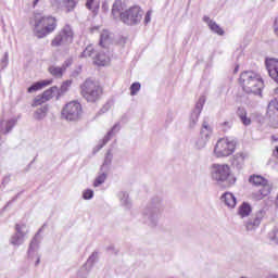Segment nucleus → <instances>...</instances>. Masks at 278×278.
Returning <instances> with one entry per match:
<instances>
[{
  "label": "nucleus",
  "mask_w": 278,
  "mask_h": 278,
  "mask_svg": "<svg viewBox=\"0 0 278 278\" xmlns=\"http://www.w3.org/2000/svg\"><path fill=\"white\" fill-rule=\"evenodd\" d=\"M239 84L242 90L248 94H257L262 97V90H264V80L262 76L253 71H247L241 73Z\"/></svg>",
  "instance_id": "nucleus-1"
},
{
  "label": "nucleus",
  "mask_w": 278,
  "mask_h": 278,
  "mask_svg": "<svg viewBox=\"0 0 278 278\" xmlns=\"http://www.w3.org/2000/svg\"><path fill=\"white\" fill-rule=\"evenodd\" d=\"M162 212H164V206H162L161 200H152L142 212V220L148 227H157L160 218H162Z\"/></svg>",
  "instance_id": "nucleus-2"
},
{
  "label": "nucleus",
  "mask_w": 278,
  "mask_h": 278,
  "mask_svg": "<svg viewBox=\"0 0 278 278\" xmlns=\"http://www.w3.org/2000/svg\"><path fill=\"white\" fill-rule=\"evenodd\" d=\"M55 27H58V21L55 17L51 15L35 16L34 34L37 38H46L49 34H53V31H55Z\"/></svg>",
  "instance_id": "nucleus-3"
},
{
  "label": "nucleus",
  "mask_w": 278,
  "mask_h": 278,
  "mask_svg": "<svg viewBox=\"0 0 278 278\" xmlns=\"http://www.w3.org/2000/svg\"><path fill=\"white\" fill-rule=\"evenodd\" d=\"M80 93L89 103H94L101 99V94H103V90L101 86H99L94 80L87 79L80 86Z\"/></svg>",
  "instance_id": "nucleus-4"
},
{
  "label": "nucleus",
  "mask_w": 278,
  "mask_h": 278,
  "mask_svg": "<svg viewBox=\"0 0 278 278\" xmlns=\"http://www.w3.org/2000/svg\"><path fill=\"white\" fill-rule=\"evenodd\" d=\"M236 152V140L230 138H220L213 150V155L217 159L229 157Z\"/></svg>",
  "instance_id": "nucleus-5"
},
{
  "label": "nucleus",
  "mask_w": 278,
  "mask_h": 278,
  "mask_svg": "<svg viewBox=\"0 0 278 278\" xmlns=\"http://www.w3.org/2000/svg\"><path fill=\"white\" fill-rule=\"evenodd\" d=\"M62 118L70 122L79 121L84 114V109L78 101H71L62 110Z\"/></svg>",
  "instance_id": "nucleus-6"
},
{
  "label": "nucleus",
  "mask_w": 278,
  "mask_h": 278,
  "mask_svg": "<svg viewBox=\"0 0 278 278\" xmlns=\"http://www.w3.org/2000/svg\"><path fill=\"white\" fill-rule=\"evenodd\" d=\"M211 177L217 184H225L231 177V167L227 164L215 163L211 166Z\"/></svg>",
  "instance_id": "nucleus-7"
},
{
  "label": "nucleus",
  "mask_w": 278,
  "mask_h": 278,
  "mask_svg": "<svg viewBox=\"0 0 278 278\" xmlns=\"http://www.w3.org/2000/svg\"><path fill=\"white\" fill-rule=\"evenodd\" d=\"M142 14H144L142 9H140L138 5H135L122 13L121 18L126 25H138V23L142 21Z\"/></svg>",
  "instance_id": "nucleus-8"
},
{
  "label": "nucleus",
  "mask_w": 278,
  "mask_h": 278,
  "mask_svg": "<svg viewBox=\"0 0 278 278\" xmlns=\"http://www.w3.org/2000/svg\"><path fill=\"white\" fill-rule=\"evenodd\" d=\"M214 129L207 122H203L202 128L200 130V136L194 142V149L197 151H202V149H205L207 147V143L210 142V139L212 138Z\"/></svg>",
  "instance_id": "nucleus-9"
},
{
  "label": "nucleus",
  "mask_w": 278,
  "mask_h": 278,
  "mask_svg": "<svg viewBox=\"0 0 278 278\" xmlns=\"http://www.w3.org/2000/svg\"><path fill=\"white\" fill-rule=\"evenodd\" d=\"M73 42V28L70 25H65L61 31L52 40V47H64V45H71Z\"/></svg>",
  "instance_id": "nucleus-10"
},
{
  "label": "nucleus",
  "mask_w": 278,
  "mask_h": 278,
  "mask_svg": "<svg viewBox=\"0 0 278 278\" xmlns=\"http://www.w3.org/2000/svg\"><path fill=\"white\" fill-rule=\"evenodd\" d=\"M267 116L270 118L271 126L278 129V88L275 89V99L268 104Z\"/></svg>",
  "instance_id": "nucleus-11"
},
{
  "label": "nucleus",
  "mask_w": 278,
  "mask_h": 278,
  "mask_svg": "<svg viewBox=\"0 0 278 278\" xmlns=\"http://www.w3.org/2000/svg\"><path fill=\"white\" fill-rule=\"evenodd\" d=\"M26 237H27V225L16 224L15 233L12 235L10 242L13 247H21V244L25 242Z\"/></svg>",
  "instance_id": "nucleus-12"
},
{
  "label": "nucleus",
  "mask_w": 278,
  "mask_h": 278,
  "mask_svg": "<svg viewBox=\"0 0 278 278\" xmlns=\"http://www.w3.org/2000/svg\"><path fill=\"white\" fill-rule=\"evenodd\" d=\"M205 105V98L201 96L199 101L195 104L194 110L191 112L189 117V129H194L199 124V116H201V112H203V106Z\"/></svg>",
  "instance_id": "nucleus-13"
},
{
  "label": "nucleus",
  "mask_w": 278,
  "mask_h": 278,
  "mask_svg": "<svg viewBox=\"0 0 278 278\" xmlns=\"http://www.w3.org/2000/svg\"><path fill=\"white\" fill-rule=\"evenodd\" d=\"M38 249H40V232H37L35 235L28 248V257L30 260H36L35 266H38V264H40V255L38 254Z\"/></svg>",
  "instance_id": "nucleus-14"
},
{
  "label": "nucleus",
  "mask_w": 278,
  "mask_h": 278,
  "mask_svg": "<svg viewBox=\"0 0 278 278\" xmlns=\"http://www.w3.org/2000/svg\"><path fill=\"white\" fill-rule=\"evenodd\" d=\"M118 131H121V123H116L111 130L108 131V134L104 136V138L99 141V143L96 146L94 151H101V149L106 146L110 140H112V138H114V136H116V134H118Z\"/></svg>",
  "instance_id": "nucleus-15"
},
{
  "label": "nucleus",
  "mask_w": 278,
  "mask_h": 278,
  "mask_svg": "<svg viewBox=\"0 0 278 278\" xmlns=\"http://www.w3.org/2000/svg\"><path fill=\"white\" fill-rule=\"evenodd\" d=\"M264 220V211H258L249 220L245 222L247 231H255Z\"/></svg>",
  "instance_id": "nucleus-16"
},
{
  "label": "nucleus",
  "mask_w": 278,
  "mask_h": 278,
  "mask_svg": "<svg viewBox=\"0 0 278 278\" xmlns=\"http://www.w3.org/2000/svg\"><path fill=\"white\" fill-rule=\"evenodd\" d=\"M265 66L269 73V77L278 84V60L277 59H267L265 61Z\"/></svg>",
  "instance_id": "nucleus-17"
},
{
  "label": "nucleus",
  "mask_w": 278,
  "mask_h": 278,
  "mask_svg": "<svg viewBox=\"0 0 278 278\" xmlns=\"http://www.w3.org/2000/svg\"><path fill=\"white\" fill-rule=\"evenodd\" d=\"M202 21L207 24L208 29H211L213 34H217V36H225V30L220 25H218V23H216V21L210 18L207 15H204Z\"/></svg>",
  "instance_id": "nucleus-18"
},
{
  "label": "nucleus",
  "mask_w": 278,
  "mask_h": 278,
  "mask_svg": "<svg viewBox=\"0 0 278 278\" xmlns=\"http://www.w3.org/2000/svg\"><path fill=\"white\" fill-rule=\"evenodd\" d=\"M16 127V118L1 119L0 121V134L8 136L12 129Z\"/></svg>",
  "instance_id": "nucleus-19"
},
{
  "label": "nucleus",
  "mask_w": 278,
  "mask_h": 278,
  "mask_svg": "<svg viewBox=\"0 0 278 278\" xmlns=\"http://www.w3.org/2000/svg\"><path fill=\"white\" fill-rule=\"evenodd\" d=\"M222 203L226 205L229 210H233L238 205V199L231 192H225L220 198Z\"/></svg>",
  "instance_id": "nucleus-20"
},
{
  "label": "nucleus",
  "mask_w": 278,
  "mask_h": 278,
  "mask_svg": "<svg viewBox=\"0 0 278 278\" xmlns=\"http://www.w3.org/2000/svg\"><path fill=\"white\" fill-rule=\"evenodd\" d=\"M249 160V153L247 152H239L233 155L232 159V166L237 167L238 170L244 167V162Z\"/></svg>",
  "instance_id": "nucleus-21"
},
{
  "label": "nucleus",
  "mask_w": 278,
  "mask_h": 278,
  "mask_svg": "<svg viewBox=\"0 0 278 278\" xmlns=\"http://www.w3.org/2000/svg\"><path fill=\"white\" fill-rule=\"evenodd\" d=\"M93 64H97V66H108L110 64V54L105 51L99 52L96 58H93Z\"/></svg>",
  "instance_id": "nucleus-22"
},
{
  "label": "nucleus",
  "mask_w": 278,
  "mask_h": 278,
  "mask_svg": "<svg viewBox=\"0 0 278 278\" xmlns=\"http://www.w3.org/2000/svg\"><path fill=\"white\" fill-rule=\"evenodd\" d=\"M117 198L119 200V205L124 207V210H131V199H129V193H127V191H119Z\"/></svg>",
  "instance_id": "nucleus-23"
},
{
  "label": "nucleus",
  "mask_w": 278,
  "mask_h": 278,
  "mask_svg": "<svg viewBox=\"0 0 278 278\" xmlns=\"http://www.w3.org/2000/svg\"><path fill=\"white\" fill-rule=\"evenodd\" d=\"M51 84H53L52 79L37 81L27 89V92H38V90H42V88H47V86H51Z\"/></svg>",
  "instance_id": "nucleus-24"
},
{
  "label": "nucleus",
  "mask_w": 278,
  "mask_h": 278,
  "mask_svg": "<svg viewBox=\"0 0 278 278\" xmlns=\"http://www.w3.org/2000/svg\"><path fill=\"white\" fill-rule=\"evenodd\" d=\"M51 84H53L52 79L37 81L27 89V92H38V90H42V88H47V86H51Z\"/></svg>",
  "instance_id": "nucleus-25"
},
{
  "label": "nucleus",
  "mask_w": 278,
  "mask_h": 278,
  "mask_svg": "<svg viewBox=\"0 0 278 278\" xmlns=\"http://www.w3.org/2000/svg\"><path fill=\"white\" fill-rule=\"evenodd\" d=\"M251 212H253L251 204L243 202L238 207L237 214H238V216H240V218H247V217L251 216Z\"/></svg>",
  "instance_id": "nucleus-26"
},
{
  "label": "nucleus",
  "mask_w": 278,
  "mask_h": 278,
  "mask_svg": "<svg viewBox=\"0 0 278 278\" xmlns=\"http://www.w3.org/2000/svg\"><path fill=\"white\" fill-rule=\"evenodd\" d=\"M123 10H125V3L123 0H115L112 8V15L114 18H118V16L121 17V14L125 13Z\"/></svg>",
  "instance_id": "nucleus-27"
},
{
  "label": "nucleus",
  "mask_w": 278,
  "mask_h": 278,
  "mask_svg": "<svg viewBox=\"0 0 278 278\" xmlns=\"http://www.w3.org/2000/svg\"><path fill=\"white\" fill-rule=\"evenodd\" d=\"M106 179H108V170H101L100 168V173L98 174V176L93 181V187L99 188V186H103Z\"/></svg>",
  "instance_id": "nucleus-28"
},
{
  "label": "nucleus",
  "mask_w": 278,
  "mask_h": 278,
  "mask_svg": "<svg viewBox=\"0 0 278 278\" xmlns=\"http://www.w3.org/2000/svg\"><path fill=\"white\" fill-rule=\"evenodd\" d=\"M49 112V106L45 105L39 109H37L34 113L35 121H43V118H47V113Z\"/></svg>",
  "instance_id": "nucleus-29"
},
{
  "label": "nucleus",
  "mask_w": 278,
  "mask_h": 278,
  "mask_svg": "<svg viewBox=\"0 0 278 278\" xmlns=\"http://www.w3.org/2000/svg\"><path fill=\"white\" fill-rule=\"evenodd\" d=\"M112 160H114V155L112 154V151L109 150L105 154L104 162L100 167L101 170H106L108 173H110V166H112Z\"/></svg>",
  "instance_id": "nucleus-30"
},
{
  "label": "nucleus",
  "mask_w": 278,
  "mask_h": 278,
  "mask_svg": "<svg viewBox=\"0 0 278 278\" xmlns=\"http://www.w3.org/2000/svg\"><path fill=\"white\" fill-rule=\"evenodd\" d=\"M64 71H66V66H55L52 65L49 67V73L50 75H52L53 77L60 78L62 77V75H64Z\"/></svg>",
  "instance_id": "nucleus-31"
},
{
  "label": "nucleus",
  "mask_w": 278,
  "mask_h": 278,
  "mask_svg": "<svg viewBox=\"0 0 278 278\" xmlns=\"http://www.w3.org/2000/svg\"><path fill=\"white\" fill-rule=\"evenodd\" d=\"M261 186H262V188L260 189V195H256V199L258 201H262V199H264V197H268V194L273 190L270 185H268V180L265 184L261 185Z\"/></svg>",
  "instance_id": "nucleus-32"
},
{
  "label": "nucleus",
  "mask_w": 278,
  "mask_h": 278,
  "mask_svg": "<svg viewBox=\"0 0 278 278\" xmlns=\"http://www.w3.org/2000/svg\"><path fill=\"white\" fill-rule=\"evenodd\" d=\"M250 184H252L253 186H263L264 184H266L268 180L264 179V177L260 176V175H253L249 178Z\"/></svg>",
  "instance_id": "nucleus-33"
},
{
  "label": "nucleus",
  "mask_w": 278,
  "mask_h": 278,
  "mask_svg": "<svg viewBox=\"0 0 278 278\" xmlns=\"http://www.w3.org/2000/svg\"><path fill=\"white\" fill-rule=\"evenodd\" d=\"M239 118L241 121V123L245 126L249 127V125H251V119L249 116H247V111H244V109H239Z\"/></svg>",
  "instance_id": "nucleus-34"
},
{
  "label": "nucleus",
  "mask_w": 278,
  "mask_h": 278,
  "mask_svg": "<svg viewBox=\"0 0 278 278\" xmlns=\"http://www.w3.org/2000/svg\"><path fill=\"white\" fill-rule=\"evenodd\" d=\"M54 92H58V87H52V88L43 91V93L41 96L43 97V100L46 103H47V101H51V99H53Z\"/></svg>",
  "instance_id": "nucleus-35"
},
{
  "label": "nucleus",
  "mask_w": 278,
  "mask_h": 278,
  "mask_svg": "<svg viewBox=\"0 0 278 278\" xmlns=\"http://www.w3.org/2000/svg\"><path fill=\"white\" fill-rule=\"evenodd\" d=\"M77 3H79V0H65L64 5L67 10V12H73L75 8L77 7Z\"/></svg>",
  "instance_id": "nucleus-36"
},
{
  "label": "nucleus",
  "mask_w": 278,
  "mask_h": 278,
  "mask_svg": "<svg viewBox=\"0 0 278 278\" xmlns=\"http://www.w3.org/2000/svg\"><path fill=\"white\" fill-rule=\"evenodd\" d=\"M110 42V31L103 30L100 35V45L101 47H105Z\"/></svg>",
  "instance_id": "nucleus-37"
},
{
  "label": "nucleus",
  "mask_w": 278,
  "mask_h": 278,
  "mask_svg": "<svg viewBox=\"0 0 278 278\" xmlns=\"http://www.w3.org/2000/svg\"><path fill=\"white\" fill-rule=\"evenodd\" d=\"M43 103H47L45 101V98L42 94L36 96L35 99L33 100L31 108H38V105H42Z\"/></svg>",
  "instance_id": "nucleus-38"
},
{
  "label": "nucleus",
  "mask_w": 278,
  "mask_h": 278,
  "mask_svg": "<svg viewBox=\"0 0 278 278\" xmlns=\"http://www.w3.org/2000/svg\"><path fill=\"white\" fill-rule=\"evenodd\" d=\"M94 53V47L87 46V48L81 53V58H92V54Z\"/></svg>",
  "instance_id": "nucleus-39"
},
{
  "label": "nucleus",
  "mask_w": 278,
  "mask_h": 278,
  "mask_svg": "<svg viewBox=\"0 0 278 278\" xmlns=\"http://www.w3.org/2000/svg\"><path fill=\"white\" fill-rule=\"evenodd\" d=\"M268 238L274 244H278V228H274L273 231L268 233Z\"/></svg>",
  "instance_id": "nucleus-40"
},
{
  "label": "nucleus",
  "mask_w": 278,
  "mask_h": 278,
  "mask_svg": "<svg viewBox=\"0 0 278 278\" xmlns=\"http://www.w3.org/2000/svg\"><path fill=\"white\" fill-rule=\"evenodd\" d=\"M140 88H141L140 83H134L130 86V94H131V97H136V94H138V92H140Z\"/></svg>",
  "instance_id": "nucleus-41"
},
{
  "label": "nucleus",
  "mask_w": 278,
  "mask_h": 278,
  "mask_svg": "<svg viewBox=\"0 0 278 278\" xmlns=\"http://www.w3.org/2000/svg\"><path fill=\"white\" fill-rule=\"evenodd\" d=\"M99 260V253L93 252L89 258L87 260V264L86 266H92V264H94V262H97Z\"/></svg>",
  "instance_id": "nucleus-42"
},
{
  "label": "nucleus",
  "mask_w": 278,
  "mask_h": 278,
  "mask_svg": "<svg viewBox=\"0 0 278 278\" xmlns=\"http://www.w3.org/2000/svg\"><path fill=\"white\" fill-rule=\"evenodd\" d=\"M94 197V191H92V189H86L83 192V199H85V201H90V199H92Z\"/></svg>",
  "instance_id": "nucleus-43"
},
{
  "label": "nucleus",
  "mask_w": 278,
  "mask_h": 278,
  "mask_svg": "<svg viewBox=\"0 0 278 278\" xmlns=\"http://www.w3.org/2000/svg\"><path fill=\"white\" fill-rule=\"evenodd\" d=\"M73 84V81L71 80H66L62 84L61 86V92L64 93V92H68V89L71 88V85Z\"/></svg>",
  "instance_id": "nucleus-44"
},
{
  "label": "nucleus",
  "mask_w": 278,
  "mask_h": 278,
  "mask_svg": "<svg viewBox=\"0 0 278 278\" xmlns=\"http://www.w3.org/2000/svg\"><path fill=\"white\" fill-rule=\"evenodd\" d=\"M271 29L274 35L278 37V17H276L273 22Z\"/></svg>",
  "instance_id": "nucleus-45"
},
{
  "label": "nucleus",
  "mask_w": 278,
  "mask_h": 278,
  "mask_svg": "<svg viewBox=\"0 0 278 278\" xmlns=\"http://www.w3.org/2000/svg\"><path fill=\"white\" fill-rule=\"evenodd\" d=\"M153 14L152 11H148L144 16V25H149L151 23V15Z\"/></svg>",
  "instance_id": "nucleus-46"
},
{
  "label": "nucleus",
  "mask_w": 278,
  "mask_h": 278,
  "mask_svg": "<svg viewBox=\"0 0 278 278\" xmlns=\"http://www.w3.org/2000/svg\"><path fill=\"white\" fill-rule=\"evenodd\" d=\"M51 3L54 8L60 9V8H62V3H64V1L63 0H51Z\"/></svg>",
  "instance_id": "nucleus-47"
},
{
  "label": "nucleus",
  "mask_w": 278,
  "mask_h": 278,
  "mask_svg": "<svg viewBox=\"0 0 278 278\" xmlns=\"http://www.w3.org/2000/svg\"><path fill=\"white\" fill-rule=\"evenodd\" d=\"M223 131H227V129H231V122H224L220 124Z\"/></svg>",
  "instance_id": "nucleus-48"
},
{
  "label": "nucleus",
  "mask_w": 278,
  "mask_h": 278,
  "mask_svg": "<svg viewBox=\"0 0 278 278\" xmlns=\"http://www.w3.org/2000/svg\"><path fill=\"white\" fill-rule=\"evenodd\" d=\"M73 64V59H67L62 66H65V70Z\"/></svg>",
  "instance_id": "nucleus-49"
},
{
  "label": "nucleus",
  "mask_w": 278,
  "mask_h": 278,
  "mask_svg": "<svg viewBox=\"0 0 278 278\" xmlns=\"http://www.w3.org/2000/svg\"><path fill=\"white\" fill-rule=\"evenodd\" d=\"M92 3H94V0H87L86 8H88V10H92Z\"/></svg>",
  "instance_id": "nucleus-50"
},
{
  "label": "nucleus",
  "mask_w": 278,
  "mask_h": 278,
  "mask_svg": "<svg viewBox=\"0 0 278 278\" xmlns=\"http://www.w3.org/2000/svg\"><path fill=\"white\" fill-rule=\"evenodd\" d=\"M2 64H3V68H5V66H8V53H5L4 58L2 59Z\"/></svg>",
  "instance_id": "nucleus-51"
},
{
  "label": "nucleus",
  "mask_w": 278,
  "mask_h": 278,
  "mask_svg": "<svg viewBox=\"0 0 278 278\" xmlns=\"http://www.w3.org/2000/svg\"><path fill=\"white\" fill-rule=\"evenodd\" d=\"M273 157H276V160H278V146H276L273 151Z\"/></svg>",
  "instance_id": "nucleus-52"
},
{
  "label": "nucleus",
  "mask_w": 278,
  "mask_h": 278,
  "mask_svg": "<svg viewBox=\"0 0 278 278\" xmlns=\"http://www.w3.org/2000/svg\"><path fill=\"white\" fill-rule=\"evenodd\" d=\"M38 1H40V0H35L34 1V7H36L38 4Z\"/></svg>",
  "instance_id": "nucleus-53"
},
{
  "label": "nucleus",
  "mask_w": 278,
  "mask_h": 278,
  "mask_svg": "<svg viewBox=\"0 0 278 278\" xmlns=\"http://www.w3.org/2000/svg\"><path fill=\"white\" fill-rule=\"evenodd\" d=\"M269 278H278V276L277 275H271V276H269Z\"/></svg>",
  "instance_id": "nucleus-54"
},
{
  "label": "nucleus",
  "mask_w": 278,
  "mask_h": 278,
  "mask_svg": "<svg viewBox=\"0 0 278 278\" xmlns=\"http://www.w3.org/2000/svg\"><path fill=\"white\" fill-rule=\"evenodd\" d=\"M239 66L235 67V73H238Z\"/></svg>",
  "instance_id": "nucleus-55"
},
{
  "label": "nucleus",
  "mask_w": 278,
  "mask_h": 278,
  "mask_svg": "<svg viewBox=\"0 0 278 278\" xmlns=\"http://www.w3.org/2000/svg\"><path fill=\"white\" fill-rule=\"evenodd\" d=\"M109 106H110V104L104 105L105 112H108V108H109Z\"/></svg>",
  "instance_id": "nucleus-56"
},
{
  "label": "nucleus",
  "mask_w": 278,
  "mask_h": 278,
  "mask_svg": "<svg viewBox=\"0 0 278 278\" xmlns=\"http://www.w3.org/2000/svg\"><path fill=\"white\" fill-rule=\"evenodd\" d=\"M102 8H108V7H105V3L102 5Z\"/></svg>",
  "instance_id": "nucleus-57"
},
{
  "label": "nucleus",
  "mask_w": 278,
  "mask_h": 278,
  "mask_svg": "<svg viewBox=\"0 0 278 278\" xmlns=\"http://www.w3.org/2000/svg\"><path fill=\"white\" fill-rule=\"evenodd\" d=\"M102 8H108V7H105V3L102 5Z\"/></svg>",
  "instance_id": "nucleus-58"
}]
</instances>
